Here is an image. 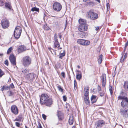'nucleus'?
Listing matches in <instances>:
<instances>
[{
  "label": "nucleus",
  "instance_id": "obj_1",
  "mask_svg": "<svg viewBox=\"0 0 128 128\" xmlns=\"http://www.w3.org/2000/svg\"><path fill=\"white\" fill-rule=\"evenodd\" d=\"M52 99L50 98L46 94H42L40 97V103L41 105H44L50 107L52 103Z\"/></svg>",
  "mask_w": 128,
  "mask_h": 128
},
{
  "label": "nucleus",
  "instance_id": "obj_2",
  "mask_svg": "<svg viewBox=\"0 0 128 128\" xmlns=\"http://www.w3.org/2000/svg\"><path fill=\"white\" fill-rule=\"evenodd\" d=\"M124 92L122 90L120 91V95L118 98V100H122L121 102V106L123 108H128V98L126 96H123Z\"/></svg>",
  "mask_w": 128,
  "mask_h": 128
},
{
  "label": "nucleus",
  "instance_id": "obj_3",
  "mask_svg": "<svg viewBox=\"0 0 128 128\" xmlns=\"http://www.w3.org/2000/svg\"><path fill=\"white\" fill-rule=\"evenodd\" d=\"M31 58L29 56H25L22 59L23 65L25 67L28 66L31 64Z\"/></svg>",
  "mask_w": 128,
  "mask_h": 128
},
{
  "label": "nucleus",
  "instance_id": "obj_4",
  "mask_svg": "<svg viewBox=\"0 0 128 128\" xmlns=\"http://www.w3.org/2000/svg\"><path fill=\"white\" fill-rule=\"evenodd\" d=\"M86 16L88 18L91 20H96L98 17V15L97 14L90 10L87 12Z\"/></svg>",
  "mask_w": 128,
  "mask_h": 128
},
{
  "label": "nucleus",
  "instance_id": "obj_5",
  "mask_svg": "<svg viewBox=\"0 0 128 128\" xmlns=\"http://www.w3.org/2000/svg\"><path fill=\"white\" fill-rule=\"evenodd\" d=\"M22 32V28L20 26H17L16 28L14 31V36L16 39L18 38Z\"/></svg>",
  "mask_w": 128,
  "mask_h": 128
},
{
  "label": "nucleus",
  "instance_id": "obj_6",
  "mask_svg": "<svg viewBox=\"0 0 128 128\" xmlns=\"http://www.w3.org/2000/svg\"><path fill=\"white\" fill-rule=\"evenodd\" d=\"M53 8L54 10L57 12L60 11L62 8V6L59 3L54 2L53 5Z\"/></svg>",
  "mask_w": 128,
  "mask_h": 128
},
{
  "label": "nucleus",
  "instance_id": "obj_7",
  "mask_svg": "<svg viewBox=\"0 0 128 128\" xmlns=\"http://www.w3.org/2000/svg\"><path fill=\"white\" fill-rule=\"evenodd\" d=\"M77 42L78 43L82 46H88L90 43L88 40L84 39H78Z\"/></svg>",
  "mask_w": 128,
  "mask_h": 128
},
{
  "label": "nucleus",
  "instance_id": "obj_8",
  "mask_svg": "<svg viewBox=\"0 0 128 128\" xmlns=\"http://www.w3.org/2000/svg\"><path fill=\"white\" fill-rule=\"evenodd\" d=\"M11 112L15 115H17L18 113V110L17 106L15 105H12L10 108Z\"/></svg>",
  "mask_w": 128,
  "mask_h": 128
},
{
  "label": "nucleus",
  "instance_id": "obj_9",
  "mask_svg": "<svg viewBox=\"0 0 128 128\" xmlns=\"http://www.w3.org/2000/svg\"><path fill=\"white\" fill-rule=\"evenodd\" d=\"M1 23L2 27L4 28H7L9 26V22L6 20L3 19L2 20Z\"/></svg>",
  "mask_w": 128,
  "mask_h": 128
},
{
  "label": "nucleus",
  "instance_id": "obj_10",
  "mask_svg": "<svg viewBox=\"0 0 128 128\" xmlns=\"http://www.w3.org/2000/svg\"><path fill=\"white\" fill-rule=\"evenodd\" d=\"M88 28L87 24L80 25L78 27V30L80 32H83L86 31Z\"/></svg>",
  "mask_w": 128,
  "mask_h": 128
},
{
  "label": "nucleus",
  "instance_id": "obj_11",
  "mask_svg": "<svg viewBox=\"0 0 128 128\" xmlns=\"http://www.w3.org/2000/svg\"><path fill=\"white\" fill-rule=\"evenodd\" d=\"M54 37V48H57L58 49H59V48L60 46V45L58 42V39H57V36L56 34H55Z\"/></svg>",
  "mask_w": 128,
  "mask_h": 128
},
{
  "label": "nucleus",
  "instance_id": "obj_12",
  "mask_svg": "<svg viewBox=\"0 0 128 128\" xmlns=\"http://www.w3.org/2000/svg\"><path fill=\"white\" fill-rule=\"evenodd\" d=\"M9 59L12 64L13 65H16V59L14 55L11 54L9 56Z\"/></svg>",
  "mask_w": 128,
  "mask_h": 128
},
{
  "label": "nucleus",
  "instance_id": "obj_13",
  "mask_svg": "<svg viewBox=\"0 0 128 128\" xmlns=\"http://www.w3.org/2000/svg\"><path fill=\"white\" fill-rule=\"evenodd\" d=\"M120 112L124 116L126 117L128 116V110L125 108L124 109H121L120 110Z\"/></svg>",
  "mask_w": 128,
  "mask_h": 128
},
{
  "label": "nucleus",
  "instance_id": "obj_14",
  "mask_svg": "<svg viewBox=\"0 0 128 128\" xmlns=\"http://www.w3.org/2000/svg\"><path fill=\"white\" fill-rule=\"evenodd\" d=\"M101 80L102 82V86L104 87L106 82V74H103L101 76Z\"/></svg>",
  "mask_w": 128,
  "mask_h": 128
},
{
  "label": "nucleus",
  "instance_id": "obj_15",
  "mask_svg": "<svg viewBox=\"0 0 128 128\" xmlns=\"http://www.w3.org/2000/svg\"><path fill=\"white\" fill-rule=\"evenodd\" d=\"M105 124L103 120H99L98 121L96 125L97 127H101L104 126Z\"/></svg>",
  "mask_w": 128,
  "mask_h": 128
},
{
  "label": "nucleus",
  "instance_id": "obj_16",
  "mask_svg": "<svg viewBox=\"0 0 128 128\" xmlns=\"http://www.w3.org/2000/svg\"><path fill=\"white\" fill-rule=\"evenodd\" d=\"M26 50L25 47L24 46H20L19 47L18 49V52L20 53L25 51Z\"/></svg>",
  "mask_w": 128,
  "mask_h": 128
},
{
  "label": "nucleus",
  "instance_id": "obj_17",
  "mask_svg": "<svg viewBox=\"0 0 128 128\" xmlns=\"http://www.w3.org/2000/svg\"><path fill=\"white\" fill-rule=\"evenodd\" d=\"M88 88V86H86L84 90V96H88L89 94Z\"/></svg>",
  "mask_w": 128,
  "mask_h": 128
},
{
  "label": "nucleus",
  "instance_id": "obj_18",
  "mask_svg": "<svg viewBox=\"0 0 128 128\" xmlns=\"http://www.w3.org/2000/svg\"><path fill=\"white\" fill-rule=\"evenodd\" d=\"M27 76L28 80H32L35 78V75L33 73H31L28 74Z\"/></svg>",
  "mask_w": 128,
  "mask_h": 128
},
{
  "label": "nucleus",
  "instance_id": "obj_19",
  "mask_svg": "<svg viewBox=\"0 0 128 128\" xmlns=\"http://www.w3.org/2000/svg\"><path fill=\"white\" fill-rule=\"evenodd\" d=\"M123 87L125 91H128V81H126L124 82Z\"/></svg>",
  "mask_w": 128,
  "mask_h": 128
},
{
  "label": "nucleus",
  "instance_id": "obj_20",
  "mask_svg": "<svg viewBox=\"0 0 128 128\" xmlns=\"http://www.w3.org/2000/svg\"><path fill=\"white\" fill-rule=\"evenodd\" d=\"M96 96H95L92 95L91 98V103L93 104L96 101Z\"/></svg>",
  "mask_w": 128,
  "mask_h": 128
},
{
  "label": "nucleus",
  "instance_id": "obj_21",
  "mask_svg": "<svg viewBox=\"0 0 128 128\" xmlns=\"http://www.w3.org/2000/svg\"><path fill=\"white\" fill-rule=\"evenodd\" d=\"M79 22L80 25L87 24L86 20L82 19H80L78 20Z\"/></svg>",
  "mask_w": 128,
  "mask_h": 128
},
{
  "label": "nucleus",
  "instance_id": "obj_22",
  "mask_svg": "<svg viewBox=\"0 0 128 128\" xmlns=\"http://www.w3.org/2000/svg\"><path fill=\"white\" fill-rule=\"evenodd\" d=\"M84 102L86 104H90V102L88 96H84Z\"/></svg>",
  "mask_w": 128,
  "mask_h": 128
},
{
  "label": "nucleus",
  "instance_id": "obj_23",
  "mask_svg": "<svg viewBox=\"0 0 128 128\" xmlns=\"http://www.w3.org/2000/svg\"><path fill=\"white\" fill-rule=\"evenodd\" d=\"M22 114H20L16 117L14 120L21 122L22 118Z\"/></svg>",
  "mask_w": 128,
  "mask_h": 128
},
{
  "label": "nucleus",
  "instance_id": "obj_24",
  "mask_svg": "<svg viewBox=\"0 0 128 128\" xmlns=\"http://www.w3.org/2000/svg\"><path fill=\"white\" fill-rule=\"evenodd\" d=\"M127 56V55L126 53L125 54L124 56L123 55H122L120 60V62H123L124 60L126 58Z\"/></svg>",
  "mask_w": 128,
  "mask_h": 128
},
{
  "label": "nucleus",
  "instance_id": "obj_25",
  "mask_svg": "<svg viewBox=\"0 0 128 128\" xmlns=\"http://www.w3.org/2000/svg\"><path fill=\"white\" fill-rule=\"evenodd\" d=\"M5 6L6 8L10 10H11L12 8L10 3L9 2H6L5 4Z\"/></svg>",
  "mask_w": 128,
  "mask_h": 128
},
{
  "label": "nucleus",
  "instance_id": "obj_26",
  "mask_svg": "<svg viewBox=\"0 0 128 128\" xmlns=\"http://www.w3.org/2000/svg\"><path fill=\"white\" fill-rule=\"evenodd\" d=\"M102 54L100 55L99 57L98 60V62L99 64H100L102 62Z\"/></svg>",
  "mask_w": 128,
  "mask_h": 128
},
{
  "label": "nucleus",
  "instance_id": "obj_27",
  "mask_svg": "<svg viewBox=\"0 0 128 128\" xmlns=\"http://www.w3.org/2000/svg\"><path fill=\"white\" fill-rule=\"evenodd\" d=\"M8 88V86H3L0 89L1 90L3 91L4 90H7Z\"/></svg>",
  "mask_w": 128,
  "mask_h": 128
},
{
  "label": "nucleus",
  "instance_id": "obj_28",
  "mask_svg": "<svg viewBox=\"0 0 128 128\" xmlns=\"http://www.w3.org/2000/svg\"><path fill=\"white\" fill-rule=\"evenodd\" d=\"M31 10L32 11V12H34V11H36L37 12H39V9L38 8H36V7H34L32 8L31 9Z\"/></svg>",
  "mask_w": 128,
  "mask_h": 128
},
{
  "label": "nucleus",
  "instance_id": "obj_29",
  "mask_svg": "<svg viewBox=\"0 0 128 128\" xmlns=\"http://www.w3.org/2000/svg\"><path fill=\"white\" fill-rule=\"evenodd\" d=\"M87 4L89 6H92L94 4V3L92 2H88Z\"/></svg>",
  "mask_w": 128,
  "mask_h": 128
},
{
  "label": "nucleus",
  "instance_id": "obj_30",
  "mask_svg": "<svg viewBox=\"0 0 128 128\" xmlns=\"http://www.w3.org/2000/svg\"><path fill=\"white\" fill-rule=\"evenodd\" d=\"M65 55V52H64L63 53L60 54L59 55V58H62V57Z\"/></svg>",
  "mask_w": 128,
  "mask_h": 128
},
{
  "label": "nucleus",
  "instance_id": "obj_31",
  "mask_svg": "<svg viewBox=\"0 0 128 128\" xmlns=\"http://www.w3.org/2000/svg\"><path fill=\"white\" fill-rule=\"evenodd\" d=\"M85 32H82L80 34V36L81 38H84L85 37Z\"/></svg>",
  "mask_w": 128,
  "mask_h": 128
},
{
  "label": "nucleus",
  "instance_id": "obj_32",
  "mask_svg": "<svg viewBox=\"0 0 128 128\" xmlns=\"http://www.w3.org/2000/svg\"><path fill=\"white\" fill-rule=\"evenodd\" d=\"M12 50V47L10 48L8 50L7 53V54H9L11 52Z\"/></svg>",
  "mask_w": 128,
  "mask_h": 128
},
{
  "label": "nucleus",
  "instance_id": "obj_33",
  "mask_svg": "<svg viewBox=\"0 0 128 128\" xmlns=\"http://www.w3.org/2000/svg\"><path fill=\"white\" fill-rule=\"evenodd\" d=\"M22 72L25 75L26 74L28 73V71L26 69H24L22 70Z\"/></svg>",
  "mask_w": 128,
  "mask_h": 128
},
{
  "label": "nucleus",
  "instance_id": "obj_34",
  "mask_svg": "<svg viewBox=\"0 0 128 128\" xmlns=\"http://www.w3.org/2000/svg\"><path fill=\"white\" fill-rule=\"evenodd\" d=\"M109 89L110 91V94L111 95H112L113 93L112 87V86H110L109 87Z\"/></svg>",
  "mask_w": 128,
  "mask_h": 128
},
{
  "label": "nucleus",
  "instance_id": "obj_35",
  "mask_svg": "<svg viewBox=\"0 0 128 128\" xmlns=\"http://www.w3.org/2000/svg\"><path fill=\"white\" fill-rule=\"evenodd\" d=\"M77 86V84L76 80L74 81V89L76 90V86Z\"/></svg>",
  "mask_w": 128,
  "mask_h": 128
},
{
  "label": "nucleus",
  "instance_id": "obj_36",
  "mask_svg": "<svg viewBox=\"0 0 128 128\" xmlns=\"http://www.w3.org/2000/svg\"><path fill=\"white\" fill-rule=\"evenodd\" d=\"M4 74V72L0 69V77H2Z\"/></svg>",
  "mask_w": 128,
  "mask_h": 128
},
{
  "label": "nucleus",
  "instance_id": "obj_37",
  "mask_svg": "<svg viewBox=\"0 0 128 128\" xmlns=\"http://www.w3.org/2000/svg\"><path fill=\"white\" fill-rule=\"evenodd\" d=\"M82 76L80 74H77L76 76V78L78 80H80Z\"/></svg>",
  "mask_w": 128,
  "mask_h": 128
},
{
  "label": "nucleus",
  "instance_id": "obj_38",
  "mask_svg": "<svg viewBox=\"0 0 128 128\" xmlns=\"http://www.w3.org/2000/svg\"><path fill=\"white\" fill-rule=\"evenodd\" d=\"M44 30H48L49 28L46 25H45L44 26Z\"/></svg>",
  "mask_w": 128,
  "mask_h": 128
},
{
  "label": "nucleus",
  "instance_id": "obj_39",
  "mask_svg": "<svg viewBox=\"0 0 128 128\" xmlns=\"http://www.w3.org/2000/svg\"><path fill=\"white\" fill-rule=\"evenodd\" d=\"M58 90L61 92H62L63 91V89H62L61 88V87L60 86H58Z\"/></svg>",
  "mask_w": 128,
  "mask_h": 128
},
{
  "label": "nucleus",
  "instance_id": "obj_40",
  "mask_svg": "<svg viewBox=\"0 0 128 128\" xmlns=\"http://www.w3.org/2000/svg\"><path fill=\"white\" fill-rule=\"evenodd\" d=\"M16 125L18 127H20V123L18 122H15Z\"/></svg>",
  "mask_w": 128,
  "mask_h": 128
},
{
  "label": "nucleus",
  "instance_id": "obj_41",
  "mask_svg": "<svg viewBox=\"0 0 128 128\" xmlns=\"http://www.w3.org/2000/svg\"><path fill=\"white\" fill-rule=\"evenodd\" d=\"M4 64L7 66H8V60H6L5 62H4Z\"/></svg>",
  "mask_w": 128,
  "mask_h": 128
},
{
  "label": "nucleus",
  "instance_id": "obj_42",
  "mask_svg": "<svg viewBox=\"0 0 128 128\" xmlns=\"http://www.w3.org/2000/svg\"><path fill=\"white\" fill-rule=\"evenodd\" d=\"M128 45V40L127 42L125 44L124 46V50H126V47Z\"/></svg>",
  "mask_w": 128,
  "mask_h": 128
},
{
  "label": "nucleus",
  "instance_id": "obj_43",
  "mask_svg": "<svg viewBox=\"0 0 128 128\" xmlns=\"http://www.w3.org/2000/svg\"><path fill=\"white\" fill-rule=\"evenodd\" d=\"M71 118V117L70 118L69 120H68V122L69 124L70 125H72V120H70V118Z\"/></svg>",
  "mask_w": 128,
  "mask_h": 128
},
{
  "label": "nucleus",
  "instance_id": "obj_44",
  "mask_svg": "<svg viewBox=\"0 0 128 128\" xmlns=\"http://www.w3.org/2000/svg\"><path fill=\"white\" fill-rule=\"evenodd\" d=\"M107 8V10H108V9H110V4L108 3H107L106 4Z\"/></svg>",
  "mask_w": 128,
  "mask_h": 128
},
{
  "label": "nucleus",
  "instance_id": "obj_45",
  "mask_svg": "<svg viewBox=\"0 0 128 128\" xmlns=\"http://www.w3.org/2000/svg\"><path fill=\"white\" fill-rule=\"evenodd\" d=\"M98 89L99 92L101 90V88L99 85H98Z\"/></svg>",
  "mask_w": 128,
  "mask_h": 128
},
{
  "label": "nucleus",
  "instance_id": "obj_46",
  "mask_svg": "<svg viewBox=\"0 0 128 128\" xmlns=\"http://www.w3.org/2000/svg\"><path fill=\"white\" fill-rule=\"evenodd\" d=\"M42 116L44 120H45L46 118V116L44 114H43L42 115Z\"/></svg>",
  "mask_w": 128,
  "mask_h": 128
},
{
  "label": "nucleus",
  "instance_id": "obj_47",
  "mask_svg": "<svg viewBox=\"0 0 128 128\" xmlns=\"http://www.w3.org/2000/svg\"><path fill=\"white\" fill-rule=\"evenodd\" d=\"M63 98L64 101L66 102V97L65 96H63Z\"/></svg>",
  "mask_w": 128,
  "mask_h": 128
},
{
  "label": "nucleus",
  "instance_id": "obj_48",
  "mask_svg": "<svg viewBox=\"0 0 128 128\" xmlns=\"http://www.w3.org/2000/svg\"><path fill=\"white\" fill-rule=\"evenodd\" d=\"M61 75L64 78L65 77V74L64 72H63L61 73Z\"/></svg>",
  "mask_w": 128,
  "mask_h": 128
},
{
  "label": "nucleus",
  "instance_id": "obj_49",
  "mask_svg": "<svg viewBox=\"0 0 128 128\" xmlns=\"http://www.w3.org/2000/svg\"><path fill=\"white\" fill-rule=\"evenodd\" d=\"M58 118H59V120H62L63 118V116H60L59 115H58Z\"/></svg>",
  "mask_w": 128,
  "mask_h": 128
},
{
  "label": "nucleus",
  "instance_id": "obj_50",
  "mask_svg": "<svg viewBox=\"0 0 128 128\" xmlns=\"http://www.w3.org/2000/svg\"><path fill=\"white\" fill-rule=\"evenodd\" d=\"M99 92L100 93V96H104V93L100 92Z\"/></svg>",
  "mask_w": 128,
  "mask_h": 128
},
{
  "label": "nucleus",
  "instance_id": "obj_51",
  "mask_svg": "<svg viewBox=\"0 0 128 128\" xmlns=\"http://www.w3.org/2000/svg\"><path fill=\"white\" fill-rule=\"evenodd\" d=\"M38 128H42L40 123H39L38 124Z\"/></svg>",
  "mask_w": 128,
  "mask_h": 128
},
{
  "label": "nucleus",
  "instance_id": "obj_52",
  "mask_svg": "<svg viewBox=\"0 0 128 128\" xmlns=\"http://www.w3.org/2000/svg\"><path fill=\"white\" fill-rule=\"evenodd\" d=\"M10 86L12 88H14V86L12 84H10Z\"/></svg>",
  "mask_w": 128,
  "mask_h": 128
},
{
  "label": "nucleus",
  "instance_id": "obj_53",
  "mask_svg": "<svg viewBox=\"0 0 128 128\" xmlns=\"http://www.w3.org/2000/svg\"><path fill=\"white\" fill-rule=\"evenodd\" d=\"M95 28H96L95 30H98L99 28V27L98 26L96 27H95Z\"/></svg>",
  "mask_w": 128,
  "mask_h": 128
},
{
  "label": "nucleus",
  "instance_id": "obj_54",
  "mask_svg": "<svg viewBox=\"0 0 128 128\" xmlns=\"http://www.w3.org/2000/svg\"><path fill=\"white\" fill-rule=\"evenodd\" d=\"M48 48V50L51 52H52V51L51 50H52V48Z\"/></svg>",
  "mask_w": 128,
  "mask_h": 128
},
{
  "label": "nucleus",
  "instance_id": "obj_55",
  "mask_svg": "<svg viewBox=\"0 0 128 128\" xmlns=\"http://www.w3.org/2000/svg\"><path fill=\"white\" fill-rule=\"evenodd\" d=\"M90 0H83V1L84 2H86Z\"/></svg>",
  "mask_w": 128,
  "mask_h": 128
},
{
  "label": "nucleus",
  "instance_id": "obj_56",
  "mask_svg": "<svg viewBox=\"0 0 128 128\" xmlns=\"http://www.w3.org/2000/svg\"><path fill=\"white\" fill-rule=\"evenodd\" d=\"M125 50H124V52H122V54H124V52H125Z\"/></svg>",
  "mask_w": 128,
  "mask_h": 128
},
{
  "label": "nucleus",
  "instance_id": "obj_57",
  "mask_svg": "<svg viewBox=\"0 0 128 128\" xmlns=\"http://www.w3.org/2000/svg\"><path fill=\"white\" fill-rule=\"evenodd\" d=\"M97 1H98L99 2H100V0H96Z\"/></svg>",
  "mask_w": 128,
  "mask_h": 128
},
{
  "label": "nucleus",
  "instance_id": "obj_58",
  "mask_svg": "<svg viewBox=\"0 0 128 128\" xmlns=\"http://www.w3.org/2000/svg\"><path fill=\"white\" fill-rule=\"evenodd\" d=\"M77 67L78 68H80V66H77Z\"/></svg>",
  "mask_w": 128,
  "mask_h": 128
},
{
  "label": "nucleus",
  "instance_id": "obj_59",
  "mask_svg": "<svg viewBox=\"0 0 128 128\" xmlns=\"http://www.w3.org/2000/svg\"><path fill=\"white\" fill-rule=\"evenodd\" d=\"M60 38H61V36H59Z\"/></svg>",
  "mask_w": 128,
  "mask_h": 128
},
{
  "label": "nucleus",
  "instance_id": "obj_60",
  "mask_svg": "<svg viewBox=\"0 0 128 128\" xmlns=\"http://www.w3.org/2000/svg\"><path fill=\"white\" fill-rule=\"evenodd\" d=\"M25 128H28L26 126H25Z\"/></svg>",
  "mask_w": 128,
  "mask_h": 128
},
{
  "label": "nucleus",
  "instance_id": "obj_61",
  "mask_svg": "<svg viewBox=\"0 0 128 128\" xmlns=\"http://www.w3.org/2000/svg\"><path fill=\"white\" fill-rule=\"evenodd\" d=\"M75 128V127L74 126L73 127H72V128Z\"/></svg>",
  "mask_w": 128,
  "mask_h": 128
},
{
  "label": "nucleus",
  "instance_id": "obj_62",
  "mask_svg": "<svg viewBox=\"0 0 128 128\" xmlns=\"http://www.w3.org/2000/svg\"><path fill=\"white\" fill-rule=\"evenodd\" d=\"M2 55V54H0V56Z\"/></svg>",
  "mask_w": 128,
  "mask_h": 128
},
{
  "label": "nucleus",
  "instance_id": "obj_63",
  "mask_svg": "<svg viewBox=\"0 0 128 128\" xmlns=\"http://www.w3.org/2000/svg\"><path fill=\"white\" fill-rule=\"evenodd\" d=\"M60 48V49H61V48Z\"/></svg>",
  "mask_w": 128,
  "mask_h": 128
},
{
  "label": "nucleus",
  "instance_id": "obj_64",
  "mask_svg": "<svg viewBox=\"0 0 128 128\" xmlns=\"http://www.w3.org/2000/svg\"><path fill=\"white\" fill-rule=\"evenodd\" d=\"M12 128H14V127H12Z\"/></svg>",
  "mask_w": 128,
  "mask_h": 128
}]
</instances>
